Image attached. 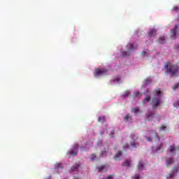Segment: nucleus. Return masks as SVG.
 <instances>
[{
  "label": "nucleus",
  "instance_id": "393cba45",
  "mask_svg": "<svg viewBox=\"0 0 179 179\" xmlns=\"http://www.w3.org/2000/svg\"><path fill=\"white\" fill-rule=\"evenodd\" d=\"M162 148H163V143H161V144L158 145L156 147V150H160V149H162Z\"/></svg>",
  "mask_w": 179,
  "mask_h": 179
},
{
  "label": "nucleus",
  "instance_id": "2f4dec72",
  "mask_svg": "<svg viewBox=\"0 0 179 179\" xmlns=\"http://www.w3.org/2000/svg\"><path fill=\"white\" fill-rule=\"evenodd\" d=\"M141 176H139V174H136L134 176L132 177V179H139Z\"/></svg>",
  "mask_w": 179,
  "mask_h": 179
},
{
  "label": "nucleus",
  "instance_id": "f704fd0d",
  "mask_svg": "<svg viewBox=\"0 0 179 179\" xmlns=\"http://www.w3.org/2000/svg\"><path fill=\"white\" fill-rule=\"evenodd\" d=\"M101 156H107V152L106 151H102L101 152Z\"/></svg>",
  "mask_w": 179,
  "mask_h": 179
},
{
  "label": "nucleus",
  "instance_id": "37998d69",
  "mask_svg": "<svg viewBox=\"0 0 179 179\" xmlns=\"http://www.w3.org/2000/svg\"><path fill=\"white\" fill-rule=\"evenodd\" d=\"M155 136L159 138V135L157 134V133L155 134Z\"/></svg>",
  "mask_w": 179,
  "mask_h": 179
},
{
  "label": "nucleus",
  "instance_id": "39448f33",
  "mask_svg": "<svg viewBox=\"0 0 179 179\" xmlns=\"http://www.w3.org/2000/svg\"><path fill=\"white\" fill-rule=\"evenodd\" d=\"M178 27V24L175 25V29L171 30V33L172 34L171 38H176V34H177V28Z\"/></svg>",
  "mask_w": 179,
  "mask_h": 179
},
{
  "label": "nucleus",
  "instance_id": "9d476101",
  "mask_svg": "<svg viewBox=\"0 0 179 179\" xmlns=\"http://www.w3.org/2000/svg\"><path fill=\"white\" fill-rule=\"evenodd\" d=\"M149 37H154V36H156V29H152L148 32Z\"/></svg>",
  "mask_w": 179,
  "mask_h": 179
},
{
  "label": "nucleus",
  "instance_id": "6ab92c4d",
  "mask_svg": "<svg viewBox=\"0 0 179 179\" xmlns=\"http://www.w3.org/2000/svg\"><path fill=\"white\" fill-rule=\"evenodd\" d=\"M150 99H152L150 95H147L146 97L143 101V104H145L146 101H150Z\"/></svg>",
  "mask_w": 179,
  "mask_h": 179
},
{
  "label": "nucleus",
  "instance_id": "1a4fd4ad",
  "mask_svg": "<svg viewBox=\"0 0 179 179\" xmlns=\"http://www.w3.org/2000/svg\"><path fill=\"white\" fill-rule=\"evenodd\" d=\"M124 167H131V160L126 159L122 164Z\"/></svg>",
  "mask_w": 179,
  "mask_h": 179
},
{
  "label": "nucleus",
  "instance_id": "58836bf2",
  "mask_svg": "<svg viewBox=\"0 0 179 179\" xmlns=\"http://www.w3.org/2000/svg\"><path fill=\"white\" fill-rule=\"evenodd\" d=\"M141 54H142V55H146V51H145V50L143 51Z\"/></svg>",
  "mask_w": 179,
  "mask_h": 179
},
{
  "label": "nucleus",
  "instance_id": "c756f323",
  "mask_svg": "<svg viewBox=\"0 0 179 179\" xmlns=\"http://www.w3.org/2000/svg\"><path fill=\"white\" fill-rule=\"evenodd\" d=\"M122 96L123 97H128V96H129V91L125 92Z\"/></svg>",
  "mask_w": 179,
  "mask_h": 179
},
{
  "label": "nucleus",
  "instance_id": "5701e85b",
  "mask_svg": "<svg viewBox=\"0 0 179 179\" xmlns=\"http://www.w3.org/2000/svg\"><path fill=\"white\" fill-rule=\"evenodd\" d=\"M64 166H62V163H57L56 164V169H57V170H59V169H62Z\"/></svg>",
  "mask_w": 179,
  "mask_h": 179
},
{
  "label": "nucleus",
  "instance_id": "0eeeda50",
  "mask_svg": "<svg viewBox=\"0 0 179 179\" xmlns=\"http://www.w3.org/2000/svg\"><path fill=\"white\" fill-rule=\"evenodd\" d=\"M179 170V166H176L175 168H173V173H169V176L167 177V178H173V176H174V173H178Z\"/></svg>",
  "mask_w": 179,
  "mask_h": 179
},
{
  "label": "nucleus",
  "instance_id": "f8f14e48",
  "mask_svg": "<svg viewBox=\"0 0 179 179\" xmlns=\"http://www.w3.org/2000/svg\"><path fill=\"white\" fill-rule=\"evenodd\" d=\"M177 149H179V148H176L175 145H172L169 148V150L171 153H173V152L177 150Z\"/></svg>",
  "mask_w": 179,
  "mask_h": 179
},
{
  "label": "nucleus",
  "instance_id": "79ce46f5",
  "mask_svg": "<svg viewBox=\"0 0 179 179\" xmlns=\"http://www.w3.org/2000/svg\"><path fill=\"white\" fill-rule=\"evenodd\" d=\"M73 179H79L77 176H74Z\"/></svg>",
  "mask_w": 179,
  "mask_h": 179
},
{
  "label": "nucleus",
  "instance_id": "aec40b11",
  "mask_svg": "<svg viewBox=\"0 0 179 179\" xmlns=\"http://www.w3.org/2000/svg\"><path fill=\"white\" fill-rule=\"evenodd\" d=\"M131 113H134V114H137V113H141V110H139V108H134L131 110Z\"/></svg>",
  "mask_w": 179,
  "mask_h": 179
},
{
  "label": "nucleus",
  "instance_id": "b1692460",
  "mask_svg": "<svg viewBox=\"0 0 179 179\" xmlns=\"http://www.w3.org/2000/svg\"><path fill=\"white\" fill-rule=\"evenodd\" d=\"M149 83H152V80H150L149 78H146L144 80V85H149Z\"/></svg>",
  "mask_w": 179,
  "mask_h": 179
},
{
  "label": "nucleus",
  "instance_id": "cd10ccee",
  "mask_svg": "<svg viewBox=\"0 0 179 179\" xmlns=\"http://www.w3.org/2000/svg\"><path fill=\"white\" fill-rule=\"evenodd\" d=\"M115 133V131L114 130H112L110 131V133L109 134V136H110V138H114V134Z\"/></svg>",
  "mask_w": 179,
  "mask_h": 179
},
{
  "label": "nucleus",
  "instance_id": "7c9ffc66",
  "mask_svg": "<svg viewBox=\"0 0 179 179\" xmlns=\"http://www.w3.org/2000/svg\"><path fill=\"white\" fill-rule=\"evenodd\" d=\"M91 160H92V162H94V160H96V155H94V154L92 155Z\"/></svg>",
  "mask_w": 179,
  "mask_h": 179
},
{
  "label": "nucleus",
  "instance_id": "6e6552de",
  "mask_svg": "<svg viewBox=\"0 0 179 179\" xmlns=\"http://www.w3.org/2000/svg\"><path fill=\"white\" fill-rule=\"evenodd\" d=\"M127 48L129 50V51H131V50H136L138 48V45H135L132 43H128L127 45Z\"/></svg>",
  "mask_w": 179,
  "mask_h": 179
},
{
  "label": "nucleus",
  "instance_id": "a211bd4d",
  "mask_svg": "<svg viewBox=\"0 0 179 179\" xmlns=\"http://www.w3.org/2000/svg\"><path fill=\"white\" fill-rule=\"evenodd\" d=\"M174 163V159L173 158H169L167 159L166 166H170V164H173Z\"/></svg>",
  "mask_w": 179,
  "mask_h": 179
},
{
  "label": "nucleus",
  "instance_id": "ea45409f",
  "mask_svg": "<svg viewBox=\"0 0 179 179\" xmlns=\"http://www.w3.org/2000/svg\"><path fill=\"white\" fill-rule=\"evenodd\" d=\"M138 94H140V92H135V95H136V96H138Z\"/></svg>",
  "mask_w": 179,
  "mask_h": 179
},
{
  "label": "nucleus",
  "instance_id": "bb28decb",
  "mask_svg": "<svg viewBox=\"0 0 179 179\" xmlns=\"http://www.w3.org/2000/svg\"><path fill=\"white\" fill-rule=\"evenodd\" d=\"M120 76H117V77L113 80V82H117L118 83H120Z\"/></svg>",
  "mask_w": 179,
  "mask_h": 179
},
{
  "label": "nucleus",
  "instance_id": "dca6fc26",
  "mask_svg": "<svg viewBox=\"0 0 179 179\" xmlns=\"http://www.w3.org/2000/svg\"><path fill=\"white\" fill-rule=\"evenodd\" d=\"M122 155V151H119L115 156V160H120V157Z\"/></svg>",
  "mask_w": 179,
  "mask_h": 179
},
{
  "label": "nucleus",
  "instance_id": "a18cd8bd",
  "mask_svg": "<svg viewBox=\"0 0 179 179\" xmlns=\"http://www.w3.org/2000/svg\"><path fill=\"white\" fill-rule=\"evenodd\" d=\"M178 106H179V102H178Z\"/></svg>",
  "mask_w": 179,
  "mask_h": 179
},
{
  "label": "nucleus",
  "instance_id": "412c9836",
  "mask_svg": "<svg viewBox=\"0 0 179 179\" xmlns=\"http://www.w3.org/2000/svg\"><path fill=\"white\" fill-rule=\"evenodd\" d=\"M105 121H106V117H105V116H101V117H99L98 118V122H102V123H103V122H105Z\"/></svg>",
  "mask_w": 179,
  "mask_h": 179
},
{
  "label": "nucleus",
  "instance_id": "a19ab883",
  "mask_svg": "<svg viewBox=\"0 0 179 179\" xmlns=\"http://www.w3.org/2000/svg\"><path fill=\"white\" fill-rule=\"evenodd\" d=\"M148 141H152V138L150 137H148Z\"/></svg>",
  "mask_w": 179,
  "mask_h": 179
},
{
  "label": "nucleus",
  "instance_id": "4468645a",
  "mask_svg": "<svg viewBox=\"0 0 179 179\" xmlns=\"http://www.w3.org/2000/svg\"><path fill=\"white\" fill-rule=\"evenodd\" d=\"M166 38H164V36H160L158 40V43H159V44H164Z\"/></svg>",
  "mask_w": 179,
  "mask_h": 179
},
{
  "label": "nucleus",
  "instance_id": "4be33fe9",
  "mask_svg": "<svg viewBox=\"0 0 179 179\" xmlns=\"http://www.w3.org/2000/svg\"><path fill=\"white\" fill-rule=\"evenodd\" d=\"M131 148H139V143H131Z\"/></svg>",
  "mask_w": 179,
  "mask_h": 179
},
{
  "label": "nucleus",
  "instance_id": "4c0bfd02",
  "mask_svg": "<svg viewBox=\"0 0 179 179\" xmlns=\"http://www.w3.org/2000/svg\"><path fill=\"white\" fill-rule=\"evenodd\" d=\"M173 10H176V12H178L179 10V7H174Z\"/></svg>",
  "mask_w": 179,
  "mask_h": 179
},
{
  "label": "nucleus",
  "instance_id": "f257e3e1",
  "mask_svg": "<svg viewBox=\"0 0 179 179\" xmlns=\"http://www.w3.org/2000/svg\"><path fill=\"white\" fill-rule=\"evenodd\" d=\"M164 69H166V73H169L171 78L179 75V66L177 64H172L169 66V64L166 63Z\"/></svg>",
  "mask_w": 179,
  "mask_h": 179
},
{
  "label": "nucleus",
  "instance_id": "72a5a7b5",
  "mask_svg": "<svg viewBox=\"0 0 179 179\" xmlns=\"http://www.w3.org/2000/svg\"><path fill=\"white\" fill-rule=\"evenodd\" d=\"M166 127L164 124H162L160 127V131H164L166 129Z\"/></svg>",
  "mask_w": 179,
  "mask_h": 179
},
{
  "label": "nucleus",
  "instance_id": "c9c22d12",
  "mask_svg": "<svg viewBox=\"0 0 179 179\" xmlns=\"http://www.w3.org/2000/svg\"><path fill=\"white\" fill-rule=\"evenodd\" d=\"M123 149L125 150V149H129V145L128 144H125L124 146H123Z\"/></svg>",
  "mask_w": 179,
  "mask_h": 179
},
{
  "label": "nucleus",
  "instance_id": "f03ea898",
  "mask_svg": "<svg viewBox=\"0 0 179 179\" xmlns=\"http://www.w3.org/2000/svg\"><path fill=\"white\" fill-rule=\"evenodd\" d=\"M154 93H156L158 95L152 98V105L153 109L157 108V107H159V106H160V94L162 93V91H160L159 90H155Z\"/></svg>",
  "mask_w": 179,
  "mask_h": 179
},
{
  "label": "nucleus",
  "instance_id": "c03bdc74",
  "mask_svg": "<svg viewBox=\"0 0 179 179\" xmlns=\"http://www.w3.org/2000/svg\"><path fill=\"white\" fill-rule=\"evenodd\" d=\"M48 179H51V177L48 178Z\"/></svg>",
  "mask_w": 179,
  "mask_h": 179
},
{
  "label": "nucleus",
  "instance_id": "473e14b6",
  "mask_svg": "<svg viewBox=\"0 0 179 179\" xmlns=\"http://www.w3.org/2000/svg\"><path fill=\"white\" fill-rule=\"evenodd\" d=\"M122 55L123 57H127V55H129V54H128L127 52L124 51V52H122Z\"/></svg>",
  "mask_w": 179,
  "mask_h": 179
},
{
  "label": "nucleus",
  "instance_id": "e433bc0d",
  "mask_svg": "<svg viewBox=\"0 0 179 179\" xmlns=\"http://www.w3.org/2000/svg\"><path fill=\"white\" fill-rule=\"evenodd\" d=\"M174 50H178V51H179V43H178V44H176V45L174 46Z\"/></svg>",
  "mask_w": 179,
  "mask_h": 179
},
{
  "label": "nucleus",
  "instance_id": "20e7f679",
  "mask_svg": "<svg viewBox=\"0 0 179 179\" xmlns=\"http://www.w3.org/2000/svg\"><path fill=\"white\" fill-rule=\"evenodd\" d=\"M78 148L79 145L78 144H75L73 147V149L68 152L69 155H70V156H76V155H78Z\"/></svg>",
  "mask_w": 179,
  "mask_h": 179
},
{
  "label": "nucleus",
  "instance_id": "49530a36",
  "mask_svg": "<svg viewBox=\"0 0 179 179\" xmlns=\"http://www.w3.org/2000/svg\"><path fill=\"white\" fill-rule=\"evenodd\" d=\"M64 179H66V178H64Z\"/></svg>",
  "mask_w": 179,
  "mask_h": 179
},
{
  "label": "nucleus",
  "instance_id": "c85d7f7f",
  "mask_svg": "<svg viewBox=\"0 0 179 179\" xmlns=\"http://www.w3.org/2000/svg\"><path fill=\"white\" fill-rule=\"evenodd\" d=\"M173 90H176V89H179V83H178L177 84H176L173 87Z\"/></svg>",
  "mask_w": 179,
  "mask_h": 179
},
{
  "label": "nucleus",
  "instance_id": "423d86ee",
  "mask_svg": "<svg viewBox=\"0 0 179 179\" xmlns=\"http://www.w3.org/2000/svg\"><path fill=\"white\" fill-rule=\"evenodd\" d=\"M137 169L138 171H142V170L145 169V166H143V162L142 161H139L137 164Z\"/></svg>",
  "mask_w": 179,
  "mask_h": 179
},
{
  "label": "nucleus",
  "instance_id": "f3484780",
  "mask_svg": "<svg viewBox=\"0 0 179 179\" xmlns=\"http://www.w3.org/2000/svg\"><path fill=\"white\" fill-rule=\"evenodd\" d=\"M129 120H130V121H132V116L130 114H127L124 117V121H129Z\"/></svg>",
  "mask_w": 179,
  "mask_h": 179
},
{
  "label": "nucleus",
  "instance_id": "ddd939ff",
  "mask_svg": "<svg viewBox=\"0 0 179 179\" xmlns=\"http://www.w3.org/2000/svg\"><path fill=\"white\" fill-rule=\"evenodd\" d=\"M130 138H131V139H132V141H138V136H136L135 134V133H131L130 135Z\"/></svg>",
  "mask_w": 179,
  "mask_h": 179
},
{
  "label": "nucleus",
  "instance_id": "a878e982",
  "mask_svg": "<svg viewBox=\"0 0 179 179\" xmlns=\"http://www.w3.org/2000/svg\"><path fill=\"white\" fill-rule=\"evenodd\" d=\"M106 169V165H102L98 168V171H101V170H104Z\"/></svg>",
  "mask_w": 179,
  "mask_h": 179
},
{
  "label": "nucleus",
  "instance_id": "7ed1b4c3",
  "mask_svg": "<svg viewBox=\"0 0 179 179\" xmlns=\"http://www.w3.org/2000/svg\"><path fill=\"white\" fill-rule=\"evenodd\" d=\"M106 72H107V70L103 68L96 69L94 75L95 78H97V76H101L104 75Z\"/></svg>",
  "mask_w": 179,
  "mask_h": 179
},
{
  "label": "nucleus",
  "instance_id": "9b49d317",
  "mask_svg": "<svg viewBox=\"0 0 179 179\" xmlns=\"http://www.w3.org/2000/svg\"><path fill=\"white\" fill-rule=\"evenodd\" d=\"M79 167H80V164H75L71 168V171H76V170H78V169H79Z\"/></svg>",
  "mask_w": 179,
  "mask_h": 179
},
{
  "label": "nucleus",
  "instance_id": "2eb2a0df",
  "mask_svg": "<svg viewBox=\"0 0 179 179\" xmlns=\"http://www.w3.org/2000/svg\"><path fill=\"white\" fill-rule=\"evenodd\" d=\"M154 117H155V113H153L152 112H149L147 114V118H148V120H152Z\"/></svg>",
  "mask_w": 179,
  "mask_h": 179
}]
</instances>
